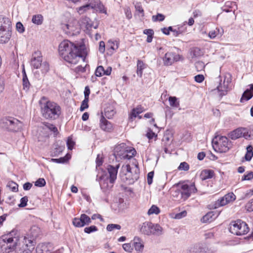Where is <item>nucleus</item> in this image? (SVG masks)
<instances>
[{"instance_id":"nucleus-26","label":"nucleus","mask_w":253,"mask_h":253,"mask_svg":"<svg viewBox=\"0 0 253 253\" xmlns=\"http://www.w3.org/2000/svg\"><path fill=\"white\" fill-rule=\"evenodd\" d=\"M215 213L213 211H210L203 216L201 220L203 223L211 222L215 219Z\"/></svg>"},{"instance_id":"nucleus-57","label":"nucleus","mask_w":253,"mask_h":253,"mask_svg":"<svg viewBox=\"0 0 253 253\" xmlns=\"http://www.w3.org/2000/svg\"><path fill=\"white\" fill-rule=\"evenodd\" d=\"M246 208L249 211H253V199L251 200L246 205Z\"/></svg>"},{"instance_id":"nucleus-64","label":"nucleus","mask_w":253,"mask_h":253,"mask_svg":"<svg viewBox=\"0 0 253 253\" xmlns=\"http://www.w3.org/2000/svg\"><path fill=\"white\" fill-rule=\"evenodd\" d=\"M115 114V111L114 110H111L110 112L109 111H105V115L108 119L111 118L113 116H114Z\"/></svg>"},{"instance_id":"nucleus-41","label":"nucleus","mask_w":253,"mask_h":253,"mask_svg":"<svg viewBox=\"0 0 253 253\" xmlns=\"http://www.w3.org/2000/svg\"><path fill=\"white\" fill-rule=\"evenodd\" d=\"M227 203L233 202L236 199V196L233 193H229L224 196Z\"/></svg>"},{"instance_id":"nucleus-58","label":"nucleus","mask_w":253,"mask_h":253,"mask_svg":"<svg viewBox=\"0 0 253 253\" xmlns=\"http://www.w3.org/2000/svg\"><path fill=\"white\" fill-rule=\"evenodd\" d=\"M154 176V172H149L147 174V182L149 185H151L153 182V177Z\"/></svg>"},{"instance_id":"nucleus-11","label":"nucleus","mask_w":253,"mask_h":253,"mask_svg":"<svg viewBox=\"0 0 253 253\" xmlns=\"http://www.w3.org/2000/svg\"><path fill=\"white\" fill-rule=\"evenodd\" d=\"M230 231L232 234L241 236L247 234L249 231V227L245 221L238 219L232 222Z\"/></svg>"},{"instance_id":"nucleus-16","label":"nucleus","mask_w":253,"mask_h":253,"mask_svg":"<svg viewBox=\"0 0 253 253\" xmlns=\"http://www.w3.org/2000/svg\"><path fill=\"white\" fill-rule=\"evenodd\" d=\"M115 181H112L107 175H103L100 177V186L103 192L110 190L113 186Z\"/></svg>"},{"instance_id":"nucleus-18","label":"nucleus","mask_w":253,"mask_h":253,"mask_svg":"<svg viewBox=\"0 0 253 253\" xmlns=\"http://www.w3.org/2000/svg\"><path fill=\"white\" fill-rule=\"evenodd\" d=\"M42 57L40 51H36L33 55L31 59V65L35 69H39L42 65Z\"/></svg>"},{"instance_id":"nucleus-62","label":"nucleus","mask_w":253,"mask_h":253,"mask_svg":"<svg viewBox=\"0 0 253 253\" xmlns=\"http://www.w3.org/2000/svg\"><path fill=\"white\" fill-rule=\"evenodd\" d=\"M186 214L187 212L185 211H184L182 212L177 213L175 216V218L176 219H180L183 217H185L186 215Z\"/></svg>"},{"instance_id":"nucleus-54","label":"nucleus","mask_w":253,"mask_h":253,"mask_svg":"<svg viewBox=\"0 0 253 253\" xmlns=\"http://www.w3.org/2000/svg\"><path fill=\"white\" fill-rule=\"evenodd\" d=\"M86 66V64L84 66H83L82 65L78 66L75 68L74 71L77 73L84 72L85 71Z\"/></svg>"},{"instance_id":"nucleus-28","label":"nucleus","mask_w":253,"mask_h":253,"mask_svg":"<svg viewBox=\"0 0 253 253\" xmlns=\"http://www.w3.org/2000/svg\"><path fill=\"white\" fill-rule=\"evenodd\" d=\"M22 74H23V88L24 90H26V91H28L30 86V84L28 80V79L27 78V76L26 74V72L24 69H23L22 71Z\"/></svg>"},{"instance_id":"nucleus-29","label":"nucleus","mask_w":253,"mask_h":253,"mask_svg":"<svg viewBox=\"0 0 253 253\" xmlns=\"http://www.w3.org/2000/svg\"><path fill=\"white\" fill-rule=\"evenodd\" d=\"M228 203L225 199L224 196L219 198L217 201H215L214 203L211 205V208L212 209H217L220 207L225 206Z\"/></svg>"},{"instance_id":"nucleus-13","label":"nucleus","mask_w":253,"mask_h":253,"mask_svg":"<svg viewBox=\"0 0 253 253\" xmlns=\"http://www.w3.org/2000/svg\"><path fill=\"white\" fill-rule=\"evenodd\" d=\"M197 189L194 184L189 186L187 184H183L180 187V189L175 191V194L180 195V198L183 200L187 199L191 195L192 193H196Z\"/></svg>"},{"instance_id":"nucleus-24","label":"nucleus","mask_w":253,"mask_h":253,"mask_svg":"<svg viewBox=\"0 0 253 253\" xmlns=\"http://www.w3.org/2000/svg\"><path fill=\"white\" fill-rule=\"evenodd\" d=\"M133 245L137 252H142L144 245L143 241L139 237H135L134 238Z\"/></svg>"},{"instance_id":"nucleus-49","label":"nucleus","mask_w":253,"mask_h":253,"mask_svg":"<svg viewBox=\"0 0 253 253\" xmlns=\"http://www.w3.org/2000/svg\"><path fill=\"white\" fill-rule=\"evenodd\" d=\"M28 201V198L27 196H24L20 199V203L18 204V207L20 208L25 207Z\"/></svg>"},{"instance_id":"nucleus-5","label":"nucleus","mask_w":253,"mask_h":253,"mask_svg":"<svg viewBox=\"0 0 253 253\" xmlns=\"http://www.w3.org/2000/svg\"><path fill=\"white\" fill-rule=\"evenodd\" d=\"M139 169L138 165L131 169L129 165L123 166L120 175L123 180L128 184H133L139 178Z\"/></svg>"},{"instance_id":"nucleus-15","label":"nucleus","mask_w":253,"mask_h":253,"mask_svg":"<svg viewBox=\"0 0 253 253\" xmlns=\"http://www.w3.org/2000/svg\"><path fill=\"white\" fill-rule=\"evenodd\" d=\"M91 222V218L85 214H82L80 218H74L73 219V224L77 227H82L88 225Z\"/></svg>"},{"instance_id":"nucleus-40","label":"nucleus","mask_w":253,"mask_h":253,"mask_svg":"<svg viewBox=\"0 0 253 253\" xmlns=\"http://www.w3.org/2000/svg\"><path fill=\"white\" fill-rule=\"evenodd\" d=\"M165 18V16L161 13H158L156 15H153L152 19L153 21L156 22V21H163L164 20Z\"/></svg>"},{"instance_id":"nucleus-39","label":"nucleus","mask_w":253,"mask_h":253,"mask_svg":"<svg viewBox=\"0 0 253 253\" xmlns=\"http://www.w3.org/2000/svg\"><path fill=\"white\" fill-rule=\"evenodd\" d=\"M121 229V225L117 224H109L106 227V229L108 231H112L114 229L120 230Z\"/></svg>"},{"instance_id":"nucleus-63","label":"nucleus","mask_w":253,"mask_h":253,"mask_svg":"<svg viewBox=\"0 0 253 253\" xmlns=\"http://www.w3.org/2000/svg\"><path fill=\"white\" fill-rule=\"evenodd\" d=\"M135 8L137 11L141 13H144V10L142 7V6L140 3L137 2L135 5Z\"/></svg>"},{"instance_id":"nucleus-48","label":"nucleus","mask_w":253,"mask_h":253,"mask_svg":"<svg viewBox=\"0 0 253 253\" xmlns=\"http://www.w3.org/2000/svg\"><path fill=\"white\" fill-rule=\"evenodd\" d=\"M104 68L102 66H99L95 70V75L97 77H101L103 75Z\"/></svg>"},{"instance_id":"nucleus-55","label":"nucleus","mask_w":253,"mask_h":253,"mask_svg":"<svg viewBox=\"0 0 253 253\" xmlns=\"http://www.w3.org/2000/svg\"><path fill=\"white\" fill-rule=\"evenodd\" d=\"M81 22L87 27L91 26V24L90 23V20L87 17H83L81 19Z\"/></svg>"},{"instance_id":"nucleus-61","label":"nucleus","mask_w":253,"mask_h":253,"mask_svg":"<svg viewBox=\"0 0 253 253\" xmlns=\"http://www.w3.org/2000/svg\"><path fill=\"white\" fill-rule=\"evenodd\" d=\"M105 44L103 41H101L99 42V51L103 53L105 51Z\"/></svg>"},{"instance_id":"nucleus-35","label":"nucleus","mask_w":253,"mask_h":253,"mask_svg":"<svg viewBox=\"0 0 253 253\" xmlns=\"http://www.w3.org/2000/svg\"><path fill=\"white\" fill-rule=\"evenodd\" d=\"M43 125L46 128L52 131L55 135L58 133L57 128L53 125L48 123H44Z\"/></svg>"},{"instance_id":"nucleus-31","label":"nucleus","mask_w":253,"mask_h":253,"mask_svg":"<svg viewBox=\"0 0 253 253\" xmlns=\"http://www.w3.org/2000/svg\"><path fill=\"white\" fill-rule=\"evenodd\" d=\"M96 8L95 4H87L82 6L78 8V12L80 14H82L86 11L87 10L89 9H93Z\"/></svg>"},{"instance_id":"nucleus-53","label":"nucleus","mask_w":253,"mask_h":253,"mask_svg":"<svg viewBox=\"0 0 253 253\" xmlns=\"http://www.w3.org/2000/svg\"><path fill=\"white\" fill-rule=\"evenodd\" d=\"M182 27L178 26L177 28L174 29L173 35L175 37L178 36L180 34H182L183 32L181 28Z\"/></svg>"},{"instance_id":"nucleus-38","label":"nucleus","mask_w":253,"mask_h":253,"mask_svg":"<svg viewBox=\"0 0 253 253\" xmlns=\"http://www.w3.org/2000/svg\"><path fill=\"white\" fill-rule=\"evenodd\" d=\"M62 28L68 34H71L72 32L74 31V27L71 24H64L62 26Z\"/></svg>"},{"instance_id":"nucleus-6","label":"nucleus","mask_w":253,"mask_h":253,"mask_svg":"<svg viewBox=\"0 0 253 253\" xmlns=\"http://www.w3.org/2000/svg\"><path fill=\"white\" fill-rule=\"evenodd\" d=\"M136 151L134 148H128L124 143L115 146L113 155L117 161L122 159H130L134 156Z\"/></svg>"},{"instance_id":"nucleus-52","label":"nucleus","mask_w":253,"mask_h":253,"mask_svg":"<svg viewBox=\"0 0 253 253\" xmlns=\"http://www.w3.org/2000/svg\"><path fill=\"white\" fill-rule=\"evenodd\" d=\"M253 178V172L250 171L247 174H245L242 178V181L249 180Z\"/></svg>"},{"instance_id":"nucleus-17","label":"nucleus","mask_w":253,"mask_h":253,"mask_svg":"<svg viewBox=\"0 0 253 253\" xmlns=\"http://www.w3.org/2000/svg\"><path fill=\"white\" fill-rule=\"evenodd\" d=\"M180 55L174 52H167L163 58L164 63L165 65H171L174 62L179 60Z\"/></svg>"},{"instance_id":"nucleus-3","label":"nucleus","mask_w":253,"mask_h":253,"mask_svg":"<svg viewBox=\"0 0 253 253\" xmlns=\"http://www.w3.org/2000/svg\"><path fill=\"white\" fill-rule=\"evenodd\" d=\"M41 113L46 119L55 120L61 114V107L57 103L47 100L45 97H42L39 101Z\"/></svg>"},{"instance_id":"nucleus-56","label":"nucleus","mask_w":253,"mask_h":253,"mask_svg":"<svg viewBox=\"0 0 253 253\" xmlns=\"http://www.w3.org/2000/svg\"><path fill=\"white\" fill-rule=\"evenodd\" d=\"M16 28L17 30L20 33H22L24 32V30H25L23 24L20 22H18L16 23Z\"/></svg>"},{"instance_id":"nucleus-27","label":"nucleus","mask_w":253,"mask_h":253,"mask_svg":"<svg viewBox=\"0 0 253 253\" xmlns=\"http://www.w3.org/2000/svg\"><path fill=\"white\" fill-rule=\"evenodd\" d=\"M205 249L199 244H196L191 247L187 253H204Z\"/></svg>"},{"instance_id":"nucleus-25","label":"nucleus","mask_w":253,"mask_h":253,"mask_svg":"<svg viewBox=\"0 0 253 253\" xmlns=\"http://www.w3.org/2000/svg\"><path fill=\"white\" fill-rule=\"evenodd\" d=\"M214 175V171L211 169L203 170L200 174V178L203 180L211 178Z\"/></svg>"},{"instance_id":"nucleus-36","label":"nucleus","mask_w":253,"mask_h":253,"mask_svg":"<svg viewBox=\"0 0 253 253\" xmlns=\"http://www.w3.org/2000/svg\"><path fill=\"white\" fill-rule=\"evenodd\" d=\"M169 104L173 107H178L179 106V102L177 101V98L174 96H170L169 98Z\"/></svg>"},{"instance_id":"nucleus-34","label":"nucleus","mask_w":253,"mask_h":253,"mask_svg":"<svg viewBox=\"0 0 253 253\" xmlns=\"http://www.w3.org/2000/svg\"><path fill=\"white\" fill-rule=\"evenodd\" d=\"M43 18L41 14L34 15L32 19V22L38 25H41L43 22Z\"/></svg>"},{"instance_id":"nucleus-32","label":"nucleus","mask_w":253,"mask_h":253,"mask_svg":"<svg viewBox=\"0 0 253 253\" xmlns=\"http://www.w3.org/2000/svg\"><path fill=\"white\" fill-rule=\"evenodd\" d=\"M145 65L143 61H142L140 60H138L137 62V71L136 73L137 75L140 77H141L143 73V70L145 68Z\"/></svg>"},{"instance_id":"nucleus-50","label":"nucleus","mask_w":253,"mask_h":253,"mask_svg":"<svg viewBox=\"0 0 253 253\" xmlns=\"http://www.w3.org/2000/svg\"><path fill=\"white\" fill-rule=\"evenodd\" d=\"M75 144V142L72 140V138L68 137L67 140V146L69 150H72Z\"/></svg>"},{"instance_id":"nucleus-23","label":"nucleus","mask_w":253,"mask_h":253,"mask_svg":"<svg viewBox=\"0 0 253 253\" xmlns=\"http://www.w3.org/2000/svg\"><path fill=\"white\" fill-rule=\"evenodd\" d=\"M144 111L143 107L141 105H138L136 108H133L129 115L128 120L132 122L136 118L137 115L142 113Z\"/></svg>"},{"instance_id":"nucleus-59","label":"nucleus","mask_w":253,"mask_h":253,"mask_svg":"<svg viewBox=\"0 0 253 253\" xmlns=\"http://www.w3.org/2000/svg\"><path fill=\"white\" fill-rule=\"evenodd\" d=\"M51 161L57 163H64L67 161L65 157H61L59 159H52Z\"/></svg>"},{"instance_id":"nucleus-44","label":"nucleus","mask_w":253,"mask_h":253,"mask_svg":"<svg viewBox=\"0 0 253 253\" xmlns=\"http://www.w3.org/2000/svg\"><path fill=\"white\" fill-rule=\"evenodd\" d=\"M189 169V165L188 164L185 162H182L180 164L179 167H178V169L179 170H184L187 171Z\"/></svg>"},{"instance_id":"nucleus-45","label":"nucleus","mask_w":253,"mask_h":253,"mask_svg":"<svg viewBox=\"0 0 253 253\" xmlns=\"http://www.w3.org/2000/svg\"><path fill=\"white\" fill-rule=\"evenodd\" d=\"M98 230L97 227L95 225H91L89 227H85L84 229L85 233L90 234L92 232L97 231Z\"/></svg>"},{"instance_id":"nucleus-19","label":"nucleus","mask_w":253,"mask_h":253,"mask_svg":"<svg viewBox=\"0 0 253 253\" xmlns=\"http://www.w3.org/2000/svg\"><path fill=\"white\" fill-rule=\"evenodd\" d=\"M53 249L50 243H42L39 244L36 248L37 253H51Z\"/></svg>"},{"instance_id":"nucleus-2","label":"nucleus","mask_w":253,"mask_h":253,"mask_svg":"<svg viewBox=\"0 0 253 253\" xmlns=\"http://www.w3.org/2000/svg\"><path fill=\"white\" fill-rule=\"evenodd\" d=\"M19 234L17 230H13L0 237V253H9L20 246Z\"/></svg>"},{"instance_id":"nucleus-9","label":"nucleus","mask_w":253,"mask_h":253,"mask_svg":"<svg viewBox=\"0 0 253 253\" xmlns=\"http://www.w3.org/2000/svg\"><path fill=\"white\" fill-rule=\"evenodd\" d=\"M140 230L142 233L147 235L153 234L160 236L163 233V228L160 225L154 224L149 221L143 223Z\"/></svg>"},{"instance_id":"nucleus-22","label":"nucleus","mask_w":253,"mask_h":253,"mask_svg":"<svg viewBox=\"0 0 253 253\" xmlns=\"http://www.w3.org/2000/svg\"><path fill=\"white\" fill-rule=\"evenodd\" d=\"M100 126L101 128L106 131L110 132L112 129L111 123L107 121L103 116L100 120Z\"/></svg>"},{"instance_id":"nucleus-21","label":"nucleus","mask_w":253,"mask_h":253,"mask_svg":"<svg viewBox=\"0 0 253 253\" xmlns=\"http://www.w3.org/2000/svg\"><path fill=\"white\" fill-rule=\"evenodd\" d=\"M250 88L247 89L243 93L240 99V102H243L244 100L248 101L253 96V84L249 85Z\"/></svg>"},{"instance_id":"nucleus-7","label":"nucleus","mask_w":253,"mask_h":253,"mask_svg":"<svg viewBox=\"0 0 253 253\" xmlns=\"http://www.w3.org/2000/svg\"><path fill=\"white\" fill-rule=\"evenodd\" d=\"M11 37V22L9 19L0 15V43L7 42Z\"/></svg>"},{"instance_id":"nucleus-51","label":"nucleus","mask_w":253,"mask_h":253,"mask_svg":"<svg viewBox=\"0 0 253 253\" xmlns=\"http://www.w3.org/2000/svg\"><path fill=\"white\" fill-rule=\"evenodd\" d=\"M123 248L125 251L131 253L133 250V247L130 243H126L123 245Z\"/></svg>"},{"instance_id":"nucleus-4","label":"nucleus","mask_w":253,"mask_h":253,"mask_svg":"<svg viewBox=\"0 0 253 253\" xmlns=\"http://www.w3.org/2000/svg\"><path fill=\"white\" fill-rule=\"evenodd\" d=\"M39 229L37 226L32 227L30 230V233L27 235L30 237L25 236L22 241V245L19 248V253H31L34 250L36 242L35 238L38 236V234L35 231H38Z\"/></svg>"},{"instance_id":"nucleus-42","label":"nucleus","mask_w":253,"mask_h":253,"mask_svg":"<svg viewBox=\"0 0 253 253\" xmlns=\"http://www.w3.org/2000/svg\"><path fill=\"white\" fill-rule=\"evenodd\" d=\"M7 186H8L13 192H16L18 191V185L16 183L13 181L9 182Z\"/></svg>"},{"instance_id":"nucleus-1","label":"nucleus","mask_w":253,"mask_h":253,"mask_svg":"<svg viewBox=\"0 0 253 253\" xmlns=\"http://www.w3.org/2000/svg\"><path fill=\"white\" fill-rule=\"evenodd\" d=\"M58 51L60 56L71 65L77 64L80 60L84 62L87 54L84 44L75 43L68 40L61 42Z\"/></svg>"},{"instance_id":"nucleus-20","label":"nucleus","mask_w":253,"mask_h":253,"mask_svg":"<svg viewBox=\"0 0 253 253\" xmlns=\"http://www.w3.org/2000/svg\"><path fill=\"white\" fill-rule=\"evenodd\" d=\"M120 167V164H118L115 166L108 165L107 167L108 172L109 174L108 177L112 181H115L117 178L118 170Z\"/></svg>"},{"instance_id":"nucleus-8","label":"nucleus","mask_w":253,"mask_h":253,"mask_svg":"<svg viewBox=\"0 0 253 253\" xmlns=\"http://www.w3.org/2000/svg\"><path fill=\"white\" fill-rule=\"evenodd\" d=\"M0 126L1 128L10 131H18L22 127V123L17 119L8 117L1 119Z\"/></svg>"},{"instance_id":"nucleus-47","label":"nucleus","mask_w":253,"mask_h":253,"mask_svg":"<svg viewBox=\"0 0 253 253\" xmlns=\"http://www.w3.org/2000/svg\"><path fill=\"white\" fill-rule=\"evenodd\" d=\"M46 184L45 180L44 178H39L35 182V185L37 187H42L45 186Z\"/></svg>"},{"instance_id":"nucleus-14","label":"nucleus","mask_w":253,"mask_h":253,"mask_svg":"<svg viewBox=\"0 0 253 253\" xmlns=\"http://www.w3.org/2000/svg\"><path fill=\"white\" fill-rule=\"evenodd\" d=\"M251 133L250 132V134L248 132V128L246 127H238L234 130L231 131L228 134V136L232 140H236L241 137H244L245 139H248L251 135Z\"/></svg>"},{"instance_id":"nucleus-37","label":"nucleus","mask_w":253,"mask_h":253,"mask_svg":"<svg viewBox=\"0 0 253 253\" xmlns=\"http://www.w3.org/2000/svg\"><path fill=\"white\" fill-rule=\"evenodd\" d=\"M160 212V209L157 206L153 205L148 210L147 213L148 215H151L153 214H158Z\"/></svg>"},{"instance_id":"nucleus-60","label":"nucleus","mask_w":253,"mask_h":253,"mask_svg":"<svg viewBox=\"0 0 253 253\" xmlns=\"http://www.w3.org/2000/svg\"><path fill=\"white\" fill-rule=\"evenodd\" d=\"M204 76L203 75H197L195 76V81L199 83H202L204 80Z\"/></svg>"},{"instance_id":"nucleus-46","label":"nucleus","mask_w":253,"mask_h":253,"mask_svg":"<svg viewBox=\"0 0 253 253\" xmlns=\"http://www.w3.org/2000/svg\"><path fill=\"white\" fill-rule=\"evenodd\" d=\"M89 101V99L84 98V100L82 101L81 107H80V111H84L85 109L88 108V102Z\"/></svg>"},{"instance_id":"nucleus-12","label":"nucleus","mask_w":253,"mask_h":253,"mask_svg":"<svg viewBox=\"0 0 253 253\" xmlns=\"http://www.w3.org/2000/svg\"><path fill=\"white\" fill-rule=\"evenodd\" d=\"M231 75L228 73L224 76V79L223 83H220L216 88L219 92V96L222 97L227 94L228 91L231 88Z\"/></svg>"},{"instance_id":"nucleus-33","label":"nucleus","mask_w":253,"mask_h":253,"mask_svg":"<svg viewBox=\"0 0 253 253\" xmlns=\"http://www.w3.org/2000/svg\"><path fill=\"white\" fill-rule=\"evenodd\" d=\"M253 147L249 145L247 147V153L245 156V159L247 161H250L253 156Z\"/></svg>"},{"instance_id":"nucleus-30","label":"nucleus","mask_w":253,"mask_h":253,"mask_svg":"<svg viewBox=\"0 0 253 253\" xmlns=\"http://www.w3.org/2000/svg\"><path fill=\"white\" fill-rule=\"evenodd\" d=\"M190 54L192 58H198L202 56L204 53L200 48L195 47L191 49Z\"/></svg>"},{"instance_id":"nucleus-10","label":"nucleus","mask_w":253,"mask_h":253,"mask_svg":"<svg viewBox=\"0 0 253 253\" xmlns=\"http://www.w3.org/2000/svg\"><path fill=\"white\" fill-rule=\"evenodd\" d=\"M213 149L219 153L227 152L232 146V143L226 136H220L218 140L212 142Z\"/></svg>"},{"instance_id":"nucleus-43","label":"nucleus","mask_w":253,"mask_h":253,"mask_svg":"<svg viewBox=\"0 0 253 253\" xmlns=\"http://www.w3.org/2000/svg\"><path fill=\"white\" fill-rule=\"evenodd\" d=\"M40 67H41V71L43 74H46L49 69V65L47 62L42 63V65Z\"/></svg>"}]
</instances>
